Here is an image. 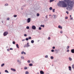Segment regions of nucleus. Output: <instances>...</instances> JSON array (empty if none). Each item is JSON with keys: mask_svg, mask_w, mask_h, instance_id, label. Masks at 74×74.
Returning a JSON list of instances; mask_svg holds the SVG:
<instances>
[{"mask_svg": "<svg viewBox=\"0 0 74 74\" xmlns=\"http://www.w3.org/2000/svg\"><path fill=\"white\" fill-rule=\"evenodd\" d=\"M66 2L68 7L66 8L67 10L68 11H70L72 10L73 4H74V2L71 0H64Z\"/></svg>", "mask_w": 74, "mask_h": 74, "instance_id": "f257e3e1", "label": "nucleus"}, {"mask_svg": "<svg viewBox=\"0 0 74 74\" xmlns=\"http://www.w3.org/2000/svg\"><path fill=\"white\" fill-rule=\"evenodd\" d=\"M58 5L60 7H67V5L64 2H59L58 4Z\"/></svg>", "mask_w": 74, "mask_h": 74, "instance_id": "f03ea898", "label": "nucleus"}, {"mask_svg": "<svg viewBox=\"0 0 74 74\" xmlns=\"http://www.w3.org/2000/svg\"><path fill=\"white\" fill-rule=\"evenodd\" d=\"M8 32H5L3 34V35L4 36H7V35L8 34Z\"/></svg>", "mask_w": 74, "mask_h": 74, "instance_id": "7ed1b4c3", "label": "nucleus"}, {"mask_svg": "<svg viewBox=\"0 0 74 74\" xmlns=\"http://www.w3.org/2000/svg\"><path fill=\"white\" fill-rule=\"evenodd\" d=\"M32 29H33L34 30H36V27H35V26L33 25L32 26Z\"/></svg>", "mask_w": 74, "mask_h": 74, "instance_id": "20e7f679", "label": "nucleus"}, {"mask_svg": "<svg viewBox=\"0 0 74 74\" xmlns=\"http://www.w3.org/2000/svg\"><path fill=\"white\" fill-rule=\"evenodd\" d=\"M31 19L30 18H29L27 19V23H29L30 22Z\"/></svg>", "mask_w": 74, "mask_h": 74, "instance_id": "39448f33", "label": "nucleus"}, {"mask_svg": "<svg viewBox=\"0 0 74 74\" xmlns=\"http://www.w3.org/2000/svg\"><path fill=\"white\" fill-rule=\"evenodd\" d=\"M11 70H12V71H16V70H15V69L11 68Z\"/></svg>", "mask_w": 74, "mask_h": 74, "instance_id": "423d86ee", "label": "nucleus"}, {"mask_svg": "<svg viewBox=\"0 0 74 74\" xmlns=\"http://www.w3.org/2000/svg\"><path fill=\"white\" fill-rule=\"evenodd\" d=\"M40 74H44V72H43V71H40Z\"/></svg>", "mask_w": 74, "mask_h": 74, "instance_id": "0eeeda50", "label": "nucleus"}, {"mask_svg": "<svg viewBox=\"0 0 74 74\" xmlns=\"http://www.w3.org/2000/svg\"><path fill=\"white\" fill-rule=\"evenodd\" d=\"M69 70L70 71H71V66H69Z\"/></svg>", "mask_w": 74, "mask_h": 74, "instance_id": "6e6552de", "label": "nucleus"}, {"mask_svg": "<svg viewBox=\"0 0 74 74\" xmlns=\"http://www.w3.org/2000/svg\"><path fill=\"white\" fill-rule=\"evenodd\" d=\"M71 52L72 53H74V49H73L71 50Z\"/></svg>", "mask_w": 74, "mask_h": 74, "instance_id": "1a4fd4ad", "label": "nucleus"}, {"mask_svg": "<svg viewBox=\"0 0 74 74\" xmlns=\"http://www.w3.org/2000/svg\"><path fill=\"white\" fill-rule=\"evenodd\" d=\"M58 28H59L60 29H62V27L60 26V25L58 26Z\"/></svg>", "mask_w": 74, "mask_h": 74, "instance_id": "9d476101", "label": "nucleus"}, {"mask_svg": "<svg viewBox=\"0 0 74 74\" xmlns=\"http://www.w3.org/2000/svg\"><path fill=\"white\" fill-rule=\"evenodd\" d=\"M41 27H44L45 26L44 25H40Z\"/></svg>", "mask_w": 74, "mask_h": 74, "instance_id": "9b49d317", "label": "nucleus"}, {"mask_svg": "<svg viewBox=\"0 0 74 74\" xmlns=\"http://www.w3.org/2000/svg\"><path fill=\"white\" fill-rule=\"evenodd\" d=\"M4 64H3L1 65V67H3L4 66Z\"/></svg>", "mask_w": 74, "mask_h": 74, "instance_id": "f8f14e48", "label": "nucleus"}, {"mask_svg": "<svg viewBox=\"0 0 74 74\" xmlns=\"http://www.w3.org/2000/svg\"><path fill=\"white\" fill-rule=\"evenodd\" d=\"M16 46L17 47V48H19V45L18 44L16 45Z\"/></svg>", "mask_w": 74, "mask_h": 74, "instance_id": "ddd939ff", "label": "nucleus"}, {"mask_svg": "<svg viewBox=\"0 0 74 74\" xmlns=\"http://www.w3.org/2000/svg\"><path fill=\"white\" fill-rule=\"evenodd\" d=\"M69 59L70 61L72 60V59L71 58H69Z\"/></svg>", "mask_w": 74, "mask_h": 74, "instance_id": "4468645a", "label": "nucleus"}, {"mask_svg": "<svg viewBox=\"0 0 74 74\" xmlns=\"http://www.w3.org/2000/svg\"><path fill=\"white\" fill-rule=\"evenodd\" d=\"M29 65V66H32L33 64H30Z\"/></svg>", "mask_w": 74, "mask_h": 74, "instance_id": "2eb2a0df", "label": "nucleus"}, {"mask_svg": "<svg viewBox=\"0 0 74 74\" xmlns=\"http://www.w3.org/2000/svg\"><path fill=\"white\" fill-rule=\"evenodd\" d=\"M5 73H9V72H8V71L7 70H5Z\"/></svg>", "mask_w": 74, "mask_h": 74, "instance_id": "dca6fc26", "label": "nucleus"}, {"mask_svg": "<svg viewBox=\"0 0 74 74\" xmlns=\"http://www.w3.org/2000/svg\"><path fill=\"white\" fill-rule=\"evenodd\" d=\"M5 6H8V3H6L5 5Z\"/></svg>", "mask_w": 74, "mask_h": 74, "instance_id": "f3484780", "label": "nucleus"}, {"mask_svg": "<svg viewBox=\"0 0 74 74\" xmlns=\"http://www.w3.org/2000/svg\"><path fill=\"white\" fill-rule=\"evenodd\" d=\"M25 74H29V72L27 71L25 72Z\"/></svg>", "mask_w": 74, "mask_h": 74, "instance_id": "a211bd4d", "label": "nucleus"}, {"mask_svg": "<svg viewBox=\"0 0 74 74\" xmlns=\"http://www.w3.org/2000/svg\"><path fill=\"white\" fill-rule=\"evenodd\" d=\"M27 69V67H24V69L25 70H26Z\"/></svg>", "mask_w": 74, "mask_h": 74, "instance_id": "6ab92c4d", "label": "nucleus"}, {"mask_svg": "<svg viewBox=\"0 0 74 74\" xmlns=\"http://www.w3.org/2000/svg\"><path fill=\"white\" fill-rule=\"evenodd\" d=\"M34 41L33 40H32L31 41V43H34Z\"/></svg>", "mask_w": 74, "mask_h": 74, "instance_id": "aec40b11", "label": "nucleus"}, {"mask_svg": "<svg viewBox=\"0 0 74 74\" xmlns=\"http://www.w3.org/2000/svg\"><path fill=\"white\" fill-rule=\"evenodd\" d=\"M40 16V14L39 13H37V16Z\"/></svg>", "mask_w": 74, "mask_h": 74, "instance_id": "412c9836", "label": "nucleus"}, {"mask_svg": "<svg viewBox=\"0 0 74 74\" xmlns=\"http://www.w3.org/2000/svg\"><path fill=\"white\" fill-rule=\"evenodd\" d=\"M54 0H50V3H51V2H52V1H53Z\"/></svg>", "mask_w": 74, "mask_h": 74, "instance_id": "4be33fe9", "label": "nucleus"}, {"mask_svg": "<svg viewBox=\"0 0 74 74\" xmlns=\"http://www.w3.org/2000/svg\"><path fill=\"white\" fill-rule=\"evenodd\" d=\"M72 67L73 69H74V64L72 65Z\"/></svg>", "mask_w": 74, "mask_h": 74, "instance_id": "5701e85b", "label": "nucleus"}, {"mask_svg": "<svg viewBox=\"0 0 74 74\" xmlns=\"http://www.w3.org/2000/svg\"><path fill=\"white\" fill-rule=\"evenodd\" d=\"M50 10H52V8L51 7H50L49 8Z\"/></svg>", "mask_w": 74, "mask_h": 74, "instance_id": "b1692460", "label": "nucleus"}, {"mask_svg": "<svg viewBox=\"0 0 74 74\" xmlns=\"http://www.w3.org/2000/svg\"><path fill=\"white\" fill-rule=\"evenodd\" d=\"M51 59H53V57L51 56Z\"/></svg>", "mask_w": 74, "mask_h": 74, "instance_id": "393cba45", "label": "nucleus"}, {"mask_svg": "<svg viewBox=\"0 0 74 74\" xmlns=\"http://www.w3.org/2000/svg\"><path fill=\"white\" fill-rule=\"evenodd\" d=\"M27 62L28 63H30V60H28L27 61Z\"/></svg>", "mask_w": 74, "mask_h": 74, "instance_id": "a878e982", "label": "nucleus"}, {"mask_svg": "<svg viewBox=\"0 0 74 74\" xmlns=\"http://www.w3.org/2000/svg\"><path fill=\"white\" fill-rule=\"evenodd\" d=\"M26 28H27V29H29V27L27 26V27Z\"/></svg>", "mask_w": 74, "mask_h": 74, "instance_id": "bb28decb", "label": "nucleus"}, {"mask_svg": "<svg viewBox=\"0 0 74 74\" xmlns=\"http://www.w3.org/2000/svg\"><path fill=\"white\" fill-rule=\"evenodd\" d=\"M66 13H67V14H69V12H68V11H66Z\"/></svg>", "mask_w": 74, "mask_h": 74, "instance_id": "cd10ccee", "label": "nucleus"}, {"mask_svg": "<svg viewBox=\"0 0 74 74\" xmlns=\"http://www.w3.org/2000/svg\"><path fill=\"white\" fill-rule=\"evenodd\" d=\"M14 17H16L17 16V15H14Z\"/></svg>", "mask_w": 74, "mask_h": 74, "instance_id": "c85d7f7f", "label": "nucleus"}, {"mask_svg": "<svg viewBox=\"0 0 74 74\" xmlns=\"http://www.w3.org/2000/svg\"><path fill=\"white\" fill-rule=\"evenodd\" d=\"M31 38H31V37H29L28 38V39H29V40H30Z\"/></svg>", "mask_w": 74, "mask_h": 74, "instance_id": "c756f323", "label": "nucleus"}, {"mask_svg": "<svg viewBox=\"0 0 74 74\" xmlns=\"http://www.w3.org/2000/svg\"><path fill=\"white\" fill-rule=\"evenodd\" d=\"M55 9H53V12H55Z\"/></svg>", "mask_w": 74, "mask_h": 74, "instance_id": "7c9ffc66", "label": "nucleus"}, {"mask_svg": "<svg viewBox=\"0 0 74 74\" xmlns=\"http://www.w3.org/2000/svg\"><path fill=\"white\" fill-rule=\"evenodd\" d=\"M26 40L27 41H28V40H29V38H26Z\"/></svg>", "mask_w": 74, "mask_h": 74, "instance_id": "2f4dec72", "label": "nucleus"}, {"mask_svg": "<svg viewBox=\"0 0 74 74\" xmlns=\"http://www.w3.org/2000/svg\"><path fill=\"white\" fill-rule=\"evenodd\" d=\"M26 46H27V45H25L24 46V48H25V47H26Z\"/></svg>", "mask_w": 74, "mask_h": 74, "instance_id": "473e14b6", "label": "nucleus"}, {"mask_svg": "<svg viewBox=\"0 0 74 74\" xmlns=\"http://www.w3.org/2000/svg\"><path fill=\"white\" fill-rule=\"evenodd\" d=\"M7 20L8 21H9L10 20V18H7Z\"/></svg>", "mask_w": 74, "mask_h": 74, "instance_id": "72a5a7b5", "label": "nucleus"}, {"mask_svg": "<svg viewBox=\"0 0 74 74\" xmlns=\"http://www.w3.org/2000/svg\"><path fill=\"white\" fill-rule=\"evenodd\" d=\"M48 55H46L45 56V58H48Z\"/></svg>", "mask_w": 74, "mask_h": 74, "instance_id": "f704fd0d", "label": "nucleus"}, {"mask_svg": "<svg viewBox=\"0 0 74 74\" xmlns=\"http://www.w3.org/2000/svg\"><path fill=\"white\" fill-rule=\"evenodd\" d=\"M13 44H15V42L14 41H13Z\"/></svg>", "mask_w": 74, "mask_h": 74, "instance_id": "c9c22d12", "label": "nucleus"}, {"mask_svg": "<svg viewBox=\"0 0 74 74\" xmlns=\"http://www.w3.org/2000/svg\"><path fill=\"white\" fill-rule=\"evenodd\" d=\"M68 19V17L67 16L65 17V19Z\"/></svg>", "mask_w": 74, "mask_h": 74, "instance_id": "e433bc0d", "label": "nucleus"}, {"mask_svg": "<svg viewBox=\"0 0 74 74\" xmlns=\"http://www.w3.org/2000/svg\"><path fill=\"white\" fill-rule=\"evenodd\" d=\"M50 39H51V38L50 37H49L48 38V39L49 40H50Z\"/></svg>", "mask_w": 74, "mask_h": 74, "instance_id": "4c0bfd02", "label": "nucleus"}, {"mask_svg": "<svg viewBox=\"0 0 74 74\" xmlns=\"http://www.w3.org/2000/svg\"><path fill=\"white\" fill-rule=\"evenodd\" d=\"M24 53V52L23 51V52H21V54H23Z\"/></svg>", "mask_w": 74, "mask_h": 74, "instance_id": "58836bf2", "label": "nucleus"}, {"mask_svg": "<svg viewBox=\"0 0 74 74\" xmlns=\"http://www.w3.org/2000/svg\"><path fill=\"white\" fill-rule=\"evenodd\" d=\"M69 47H70L69 46H68L67 47V49H69Z\"/></svg>", "mask_w": 74, "mask_h": 74, "instance_id": "ea45409f", "label": "nucleus"}, {"mask_svg": "<svg viewBox=\"0 0 74 74\" xmlns=\"http://www.w3.org/2000/svg\"><path fill=\"white\" fill-rule=\"evenodd\" d=\"M10 50H13V49H12V48H10Z\"/></svg>", "mask_w": 74, "mask_h": 74, "instance_id": "a19ab883", "label": "nucleus"}, {"mask_svg": "<svg viewBox=\"0 0 74 74\" xmlns=\"http://www.w3.org/2000/svg\"><path fill=\"white\" fill-rule=\"evenodd\" d=\"M39 30H41V27H39Z\"/></svg>", "mask_w": 74, "mask_h": 74, "instance_id": "79ce46f5", "label": "nucleus"}, {"mask_svg": "<svg viewBox=\"0 0 74 74\" xmlns=\"http://www.w3.org/2000/svg\"><path fill=\"white\" fill-rule=\"evenodd\" d=\"M24 36H25V37H26V36H27V35L26 34H25L24 35Z\"/></svg>", "mask_w": 74, "mask_h": 74, "instance_id": "37998d69", "label": "nucleus"}, {"mask_svg": "<svg viewBox=\"0 0 74 74\" xmlns=\"http://www.w3.org/2000/svg\"><path fill=\"white\" fill-rule=\"evenodd\" d=\"M51 52H54V50H51Z\"/></svg>", "mask_w": 74, "mask_h": 74, "instance_id": "c03bdc74", "label": "nucleus"}, {"mask_svg": "<svg viewBox=\"0 0 74 74\" xmlns=\"http://www.w3.org/2000/svg\"><path fill=\"white\" fill-rule=\"evenodd\" d=\"M52 48L53 49H55V47H53Z\"/></svg>", "mask_w": 74, "mask_h": 74, "instance_id": "a18cd8bd", "label": "nucleus"}, {"mask_svg": "<svg viewBox=\"0 0 74 74\" xmlns=\"http://www.w3.org/2000/svg\"><path fill=\"white\" fill-rule=\"evenodd\" d=\"M60 32V33H61V34L63 33V32L62 31H61Z\"/></svg>", "mask_w": 74, "mask_h": 74, "instance_id": "49530a36", "label": "nucleus"}, {"mask_svg": "<svg viewBox=\"0 0 74 74\" xmlns=\"http://www.w3.org/2000/svg\"><path fill=\"white\" fill-rule=\"evenodd\" d=\"M17 62H20V61H19V60H17Z\"/></svg>", "mask_w": 74, "mask_h": 74, "instance_id": "de8ad7c7", "label": "nucleus"}, {"mask_svg": "<svg viewBox=\"0 0 74 74\" xmlns=\"http://www.w3.org/2000/svg\"><path fill=\"white\" fill-rule=\"evenodd\" d=\"M72 19H73V18H72V17H71V20H72Z\"/></svg>", "mask_w": 74, "mask_h": 74, "instance_id": "09e8293b", "label": "nucleus"}, {"mask_svg": "<svg viewBox=\"0 0 74 74\" xmlns=\"http://www.w3.org/2000/svg\"><path fill=\"white\" fill-rule=\"evenodd\" d=\"M7 51H10V49H7Z\"/></svg>", "mask_w": 74, "mask_h": 74, "instance_id": "8fccbe9b", "label": "nucleus"}, {"mask_svg": "<svg viewBox=\"0 0 74 74\" xmlns=\"http://www.w3.org/2000/svg\"><path fill=\"white\" fill-rule=\"evenodd\" d=\"M69 51L70 50H67V52H69Z\"/></svg>", "mask_w": 74, "mask_h": 74, "instance_id": "3c124183", "label": "nucleus"}, {"mask_svg": "<svg viewBox=\"0 0 74 74\" xmlns=\"http://www.w3.org/2000/svg\"><path fill=\"white\" fill-rule=\"evenodd\" d=\"M46 18H47V19H48V17H47V16H46Z\"/></svg>", "mask_w": 74, "mask_h": 74, "instance_id": "603ef678", "label": "nucleus"}, {"mask_svg": "<svg viewBox=\"0 0 74 74\" xmlns=\"http://www.w3.org/2000/svg\"><path fill=\"white\" fill-rule=\"evenodd\" d=\"M27 47H29V45H27Z\"/></svg>", "mask_w": 74, "mask_h": 74, "instance_id": "864d4df0", "label": "nucleus"}, {"mask_svg": "<svg viewBox=\"0 0 74 74\" xmlns=\"http://www.w3.org/2000/svg\"><path fill=\"white\" fill-rule=\"evenodd\" d=\"M24 55H26V53L24 52Z\"/></svg>", "mask_w": 74, "mask_h": 74, "instance_id": "5fc2aeb1", "label": "nucleus"}, {"mask_svg": "<svg viewBox=\"0 0 74 74\" xmlns=\"http://www.w3.org/2000/svg\"><path fill=\"white\" fill-rule=\"evenodd\" d=\"M21 58H23H23H24L23 57V56H22V57H21Z\"/></svg>", "mask_w": 74, "mask_h": 74, "instance_id": "6e6d98bb", "label": "nucleus"}, {"mask_svg": "<svg viewBox=\"0 0 74 74\" xmlns=\"http://www.w3.org/2000/svg\"><path fill=\"white\" fill-rule=\"evenodd\" d=\"M25 41V40L23 39V40H22V41Z\"/></svg>", "mask_w": 74, "mask_h": 74, "instance_id": "4d7b16f0", "label": "nucleus"}, {"mask_svg": "<svg viewBox=\"0 0 74 74\" xmlns=\"http://www.w3.org/2000/svg\"><path fill=\"white\" fill-rule=\"evenodd\" d=\"M70 18H71V15H70Z\"/></svg>", "mask_w": 74, "mask_h": 74, "instance_id": "13d9d810", "label": "nucleus"}, {"mask_svg": "<svg viewBox=\"0 0 74 74\" xmlns=\"http://www.w3.org/2000/svg\"><path fill=\"white\" fill-rule=\"evenodd\" d=\"M27 45H29V43H27Z\"/></svg>", "mask_w": 74, "mask_h": 74, "instance_id": "bf43d9fd", "label": "nucleus"}, {"mask_svg": "<svg viewBox=\"0 0 74 74\" xmlns=\"http://www.w3.org/2000/svg\"><path fill=\"white\" fill-rule=\"evenodd\" d=\"M51 16V14H49V16Z\"/></svg>", "mask_w": 74, "mask_h": 74, "instance_id": "052dcab7", "label": "nucleus"}, {"mask_svg": "<svg viewBox=\"0 0 74 74\" xmlns=\"http://www.w3.org/2000/svg\"><path fill=\"white\" fill-rule=\"evenodd\" d=\"M54 17H55L56 16H55V15H54Z\"/></svg>", "mask_w": 74, "mask_h": 74, "instance_id": "680f3d73", "label": "nucleus"}, {"mask_svg": "<svg viewBox=\"0 0 74 74\" xmlns=\"http://www.w3.org/2000/svg\"><path fill=\"white\" fill-rule=\"evenodd\" d=\"M0 74H1V72L0 73Z\"/></svg>", "mask_w": 74, "mask_h": 74, "instance_id": "e2e57ef3", "label": "nucleus"}, {"mask_svg": "<svg viewBox=\"0 0 74 74\" xmlns=\"http://www.w3.org/2000/svg\"><path fill=\"white\" fill-rule=\"evenodd\" d=\"M2 23H3V22L2 21Z\"/></svg>", "mask_w": 74, "mask_h": 74, "instance_id": "0e129e2a", "label": "nucleus"}]
</instances>
